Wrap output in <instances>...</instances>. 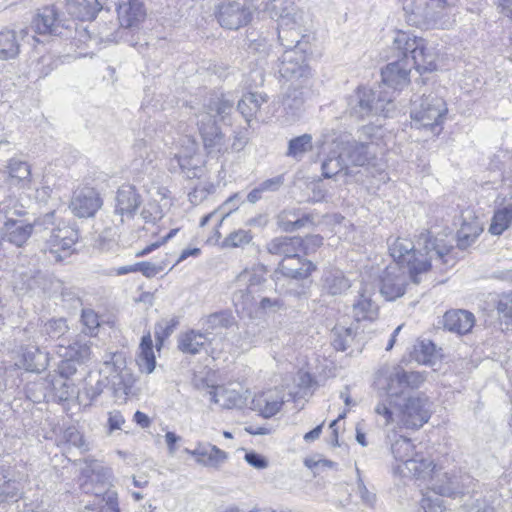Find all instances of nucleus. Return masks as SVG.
I'll list each match as a JSON object with an SVG mask.
<instances>
[{
	"label": "nucleus",
	"mask_w": 512,
	"mask_h": 512,
	"mask_svg": "<svg viewBox=\"0 0 512 512\" xmlns=\"http://www.w3.org/2000/svg\"><path fill=\"white\" fill-rule=\"evenodd\" d=\"M322 426H323L322 424L318 425L313 430L307 432L304 435V440L306 442H312V441L318 439L320 437V435H321V432H322Z\"/></svg>",
	"instance_id": "nucleus-61"
},
{
	"label": "nucleus",
	"mask_w": 512,
	"mask_h": 512,
	"mask_svg": "<svg viewBox=\"0 0 512 512\" xmlns=\"http://www.w3.org/2000/svg\"><path fill=\"white\" fill-rule=\"evenodd\" d=\"M48 364V353L41 351L38 347L29 346L22 350L19 366L25 370L39 373L45 370Z\"/></svg>",
	"instance_id": "nucleus-29"
},
{
	"label": "nucleus",
	"mask_w": 512,
	"mask_h": 512,
	"mask_svg": "<svg viewBox=\"0 0 512 512\" xmlns=\"http://www.w3.org/2000/svg\"><path fill=\"white\" fill-rule=\"evenodd\" d=\"M431 266L427 258H393L381 278L382 296L388 301L403 296L408 279L415 284L420 283L422 276L430 270Z\"/></svg>",
	"instance_id": "nucleus-2"
},
{
	"label": "nucleus",
	"mask_w": 512,
	"mask_h": 512,
	"mask_svg": "<svg viewBox=\"0 0 512 512\" xmlns=\"http://www.w3.org/2000/svg\"><path fill=\"white\" fill-rule=\"evenodd\" d=\"M443 324L450 332L464 335L471 331L475 324V316L467 310H450L444 314Z\"/></svg>",
	"instance_id": "nucleus-25"
},
{
	"label": "nucleus",
	"mask_w": 512,
	"mask_h": 512,
	"mask_svg": "<svg viewBox=\"0 0 512 512\" xmlns=\"http://www.w3.org/2000/svg\"><path fill=\"white\" fill-rule=\"evenodd\" d=\"M142 204V198L136 187L131 184L122 185L116 193L115 214L125 219H132Z\"/></svg>",
	"instance_id": "nucleus-17"
},
{
	"label": "nucleus",
	"mask_w": 512,
	"mask_h": 512,
	"mask_svg": "<svg viewBox=\"0 0 512 512\" xmlns=\"http://www.w3.org/2000/svg\"><path fill=\"white\" fill-rule=\"evenodd\" d=\"M9 179L17 186H30L32 182L31 166L19 159H10L6 166Z\"/></svg>",
	"instance_id": "nucleus-32"
},
{
	"label": "nucleus",
	"mask_w": 512,
	"mask_h": 512,
	"mask_svg": "<svg viewBox=\"0 0 512 512\" xmlns=\"http://www.w3.org/2000/svg\"><path fill=\"white\" fill-rule=\"evenodd\" d=\"M410 71L403 61L391 62L381 70L382 82L394 90H400L410 83Z\"/></svg>",
	"instance_id": "nucleus-24"
},
{
	"label": "nucleus",
	"mask_w": 512,
	"mask_h": 512,
	"mask_svg": "<svg viewBox=\"0 0 512 512\" xmlns=\"http://www.w3.org/2000/svg\"><path fill=\"white\" fill-rule=\"evenodd\" d=\"M115 12L122 29L138 28L147 18L144 0H117Z\"/></svg>",
	"instance_id": "nucleus-12"
},
{
	"label": "nucleus",
	"mask_w": 512,
	"mask_h": 512,
	"mask_svg": "<svg viewBox=\"0 0 512 512\" xmlns=\"http://www.w3.org/2000/svg\"><path fill=\"white\" fill-rule=\"evenodd\" d=\"M92 342L86 339H76L68 346L60 345L57 354L62 358L72 359L78 363H85L91 357Z\"/></svg>",
	"instance_id": "nucleus-30"
},
{
	"label": "nucleus",
	"mask_w": 512,
	"mask_h": 512,
	"mask_svg": "<svg viewBox=\"0 0 512 512\" xmlns=\"http://www.w3.org/2000/svg\"><path fill=\"white\" fill-rule=\"evenodd\" d=\"M315 268L308 258H282L279 264L280 272L293 279L307 278Z\"/></svg>",
	"instance_id": "nucleus-28"
},
{
	"label": "nucleus",
	"mask_w": 512,
	"mask_h": 512,
	"mask_svg": "<svg viewBox=\"0 0 512 512\" xmlns=\"http://www.w3.org/2000/svg\"><path fill=\"white\" fill-rule=\"evenodd\" d=\"M312 149V137L303 134L289 141L288 155L296 157Z\"/></svg>",
	"instance_id": "nucleus-42"
},
{
	"label": "nucleus",
	"mask_w": 512,
	"mask_h": 512,
	"mask_svg": "<svg viewBox=\"0 0 512 512\" xmlns=\"http://www.w3.org/2000/svg\"><path fill=\"white\" fill-rule=\"evenodd\" d=\"M472 485L474 480L470 475L456 469L446 471L436 467L427 489L440 496L456 497L469 493Z\"/></svg>",
	"instance_id": "nucleus-6"
},
{
	"label": "nucleus",
	"mask_w": 512,
	"mask_h": 512,
	"mask_svg": "<svg viewBox=\"0 0 512 512\" xmlns=\"http://www.w3.org/2000/svg\"><path fill=\"white\" fill-rule=\"evenodd\" d=\"M379 307L366 292L359 294L353 304V317L357 322L374 321L378 318Z\"/></svg>",
	"instance_id": "nucleus-31"
},
{
	"label": "nucleus",
	"mask_w": 512,
	"mask_h": 512,
	"mask_svg": "<svg viewBox=\"0 0 512 512\" xmlns=\"http://www.w3.org/2000/svg\"><path fill=\"white\" fill-rule=\"evenodd\" d=\"M210 344V338L203 331L188 330L178 336L177 346L178 349L189 355L199 354L201 351L206 350Z\"/></svg>",
	"instance_id": "nucleus-27"
},
{
	"label": "nucleus",
	"mask_w": 512,
	"mask_h": 512,
	"mask_svg": "<svg viewBox=\"0 0 512 512\" xmlns=\"http://www.w3.org/2000/svg\"><path fill=\"white\" fill-rule=\"evenodd\" d=\"M134 421L140 425L142 428H147L149 425H150V419L149 417L141 412V411H136L135 414H134Z\"/></svg>",
	"instance_id": "nucleus-59"
},
{
	"label": "nucleus",
	"mask_w": 512,
	"mask_h": 512,
	"mask_svg": "<svg viewBox=\"0 0 512 512\" xmlns=\"http://www.w3.org/2000/svg\"><path fill=\"white\" fill-rule=\"evenodd\" d=\"M425 381L422 373L416 371L406 372L402 368L397 367L387 377L385 390L387 396H402L406 388H418Z\"/></svg>",
	"instance_id": "nucleus-15"
},
{
	"label": "nucleus",
	"mask_w": 512,
	"mask_h": 512,
	"mask_svg": "<svg viewBox=\"0 0 512 512\" xmlns=\"http://www.w3.org/2000/svg\"><path fill=\"white\" fill-rule=\"evenodd\" d=\"M81 321L84 326V333L93 335L99 327L98 315L90 309H84L81 315Z\"/></svg>",
	"instance_id": "nucleus-47"
},
{
	"label": "nucleus",
	"mask_w": 512,
	"mask_h": 512,
	"mask_svg": "<svg viewBox=\"0 0 512 512\" xmlns=\"http://www.w3.org/2000/svg\"><path fill=\"white\" fill-rule=\"evenodd\" d=\"M202 330L207 336L213 334L218 328H228L234 324L231 313L222 311L210 314L200 320Z\"/></svg>",
	"instance_id": "nucleus-34"
},
{
	"label": "nucleus",
	"mask_w": 512,
	"mask_h": 512,
	"mask_svg": "<svg viewBox=\"0 0 512 512\" xmlns=\"http://www.w3.org/2000/svg\"><path fill=\"white\" fill-rule=\"evenodd\" d=\"M260 305L263 309L271 308V307H280L282 304L278 299H270V298H263L260 302Z\"/></svg>",
	"instance_id": "nucleus-63"
},
{
	"label": "nucleus",
	"mask_w": 512,
	"mask_h": 512,
	"mask_svg": "<svg viewBox=\"0 0 512 512\" xmlns=\"http://www.w3.org/2000/svg\"><path fill=\"white\" fill-rule=\"evenodd\" d=\"M63 439L74 447L82 448L84 446L83 436L75 427L67 428L63 433Z\"/></svg>",
	"instance_id": "nucleus-52"
},
{
	"label": "nucleus",
	"mask_w": 512,
	"mask_h": 512,
	"mask_svg": "<svg viewBox=\"0 0 512 512\" xmlns=\"http://www.w3.org/2000/svg\"><path fill=\"white\" fill-rule=\"evenodd\" d=\"M64 8L74 23L93 22L103 10L100 0H64Z\"/></svg>",
	"instance_id": "nucleus-16"
},
{
	"label": "nucleus",
	"mask_w": 512,
	"mask_h": 512,
	"mask_svg": "<svg viewBox=\"0 0 512 512\" xmlns=\"http://www.w3.org/2000/svg\"><path fill=\"white\" fill-rule=\"evenodd\" d=\"M77 240L78 234L74 229L69 227L58 229L48 240L49 251L58 256L61 254H72L75 252L74 246Z\"/></svg>",
	"instance_id": "nucleus-26"
},
{
	"label": "nucleus",
	"mask_w": 512,
	"mask_h": 512,
	"mask_svg": "<svg viewBox=\"0 0 512 512\" xmlns=\"http://www.w3.org/2000/svg\"><path fill=\"white\" fill-rule=\"evenodd\" d=\"M179 321L177 318H171L168 320H160L155 324L154 334L156 338L157 348L163 345L165 339H167L174 331Z\"/></svg>",
	"instance_id": "nucleus-40"
},
{
	"label": "nucleus",
	"mask_w": 512,
	"mask_h": 512,
	"mask_svg": "<svg viewBox=\"0 0 512 512\" xmlns=\"http://www.w3.org/2000/svg\"><path fill=\"white\" fill-rule=\"evenodd\" d=\"M197 389H205L211 403L224 409L238 408L243 405V399L240 393L234 389H228L224 386H210L204 380L196 382Z\"/></svg>",
	"instance_id": "nucleus-18"
},
{
	"label": "nucleus",
	"mask_w": 512,
	"mask_h": 512,
	"mask_svg": "<svg viewBox=\"0 0 512 512\" xmlns=\"http://www.w3.org/2000/svg\"><path fill=\"white\" fill-rule=\"evenodd\" d=\"M283 391L274 388L256 394L251 402L252 409L258 411L265 418L277 414L283 405Z\"/></svg>",
	"instance_id": "nucleus-22"
},
{
	"label": "nucleus",
	"mask_w": 512,
	"mask_h": 512,
	"mask_svg": "<svg viewBox=\"0 0 512 512\" xmlns=\"http://www.w3.org/2000/svg\"><path fill=\"white\" fill-rule=\"evenodd\" d=\"M456 226V245L462 250L471 247L484 231L479 216L472 208H466L461 211Z\"/></svg>",
	"instance_id": "nucleus-11"
},
{
	"label": "nucleus",
	"mask_w": 512,
	"mask_h": 512,
	"mask_svg": "<svg viewBox=\"0 0 512 512\" xmlns=\"http://www.w3.org/2000/svg\"><path fill=\"white\" fill-rule=\"evenodd\" d=\"M434 351L435 346L431 341H420L414 348V358L419 363L428 364Z\"/></svg>",
	"instance_id": "nucleus-45"
},
{
	"label": "nucleus",
	"mask_w": 512,
	"mask_h": 512,
	"mask_svg": "<svg viewBox=\"0 0 512 512\" xmlns=\"http://www.w3.org/2000/svg\"><path fill=\"white\" fill-rule=\"evenodd\" d=\"M68 331V325L64 318L51 319L47 321L43 328L42 334L50 339H59Z\"/></svg>",
	"instance_id": "nucleus-41"
},
{
	"label": "nucleus",
	"mask_w": 512,
	"mask_h": 512,
	"mask_svg": "<svg viewBox=\"0 0 512 512\" xmlns=\"http://www.w3.org/2000/svg\"><path fill=\"white\" fill-rule=\"evenodd\" d=\"M290 0H268L267 5L271 9H280L282 11L287 10Z\"/></svg>",
	"instance_id": "nucleus-60"
},
{
	"label": "nucleus",
	"mask_w": 512,
	"mask_h": 512,
	"mask_svg": "<svg viewBox=\"0 0 512 512\" xmlns=\"http://www.w3.org/2000/svg\"><path fill=\"white\" fill-rule=\"evenodd\" d=\"M496 308L504 318L512 319V293L499 296Z\"/></svg>",
	"instance_id": "nucleus-50"
},
{
	"label": "nucleus",
	"mask_w": 512,
	"mask_h": 512,
	"mask_svg": "<svg viewBox=\"0 0 512 512\" xmlns=\"http://www.w3.org/2000/svg\"><path fill=\"white\" fill-rule=\"evenodd\" d=\"M46 392L44 397L50 395L55 401H69L78 395V390L72 379H66L59 374L49 373L44 379Z\"/></svg>",
	"instance_id": "nucleus-20"
},
{
	"label": "nucleus",
	"mask_w": 512,
	"mask_h": 512,
	"mask_svg": "<svg viewBox=\"0 0 512 512\" xmlns=\"http://www.w3.org/2000/svg\"><path fill=\"white\" fill-rule=\"evenodd\" d=\"M261 329L256 326H249L242 335L241 346L244 349H249L252 346L257 345L260 342Z\"/></svg>",
	"instance_id": "nucleus-49"
},
{
	"label": "nucleus",
	"mask_w": 512,
	"mask_h": 512,
	"mask_svg": "<svg viewBox=\"0 0 512 512\" xmlns=\"http://www.w3.org/2000/svg\"><path fill=\"white\" fill-rule=\"evenodd\" d=\"M391 453L398 464L395 466H405L416 454L415 446L410 439L400 436L391 444Z\"/></svg>",
	"instance_id": "nucleus-36"
},
{
	"label": "nucleus",
	"mask_w": 512,
	"mask_h": 512,
	"mask_svg": "<svg viewBox=\"0 0 512 512\" xmlns=\"http://www.w3.org/2000/svg\"><path fill=\"white\" fill-rule=\"evenodd\" d=\"M101 500L104 504L100 506V512H121L118 502V493L115 490H106Z\"/></svg>",
	"instance_id": "nucleus-46"
},
{
	"label": "nucleus",
	"mask_w": 512,
	"mask_h": 512,
	"mask_svg": "<svg viewBox=\"0 0 512 512\" xmlns=\"http://www.w3.org/2000/svg\"><path fill=\"white\" fill-rule=\"evenodd\" d=\"M393 46L403 58L412 59L415 70L420 74L432 73L438 69L439 55L429 50L426 40L422 37L398 31Z\"/></svg>",
	"instance_id": "nucleus-4"
},
{
	"label": "nucleus",
	"mask_w": 512,
	"mask_h": 512,
	"mask_svg": "<svg viewBox=\"0 0 512 512\" xmlns=\"http://www.w3.org/2000/svg\"><path fill=\"white\" fill-rule=\"evenodd\" d=\"M179 231L178 228L170 230V232L160 240H157L149 245H147L145 248H143L137 256H145L151 252H153L155 249L159 248L160 246L164 245L169 239H171L173 236L176 235V233Z\"/></svg>",
	"instance_id": "nucleus-54"
},
{
	"label": "nucleus",
	"mask_w": 512,
	"mask_h": 512,
	"mask_svg": "<svg viewBox=\"0 0 512 512\" xmlns=\"http://www.w3.org/2000/svg\"><path fill=\"white\" fill-rule=\"evenodd\" d=\"M219 24L229 30H237L251 20L250 10L237 2L221 3L215 13Z\"/></svg>",
	"instance_id": "nucleus-13"
},
{
	"label": "nucleus",
	"mask_w": 512,
	"mask_h": 512,
	"mask_svg": "<svg viewBox=\"0 0 512 512\" xmlns=\"http://www.w3.org/2000/svg\"><path fill=\"white\" fill-rule=\"evenodd\" d=\"M103 204V198L97 187L84 183L73 189L68 208L75 217L89 219L96 216Z\"/></svg>",
	"instance_id": "nucleus-7"
},
{
	"label": "nucleus",
	"mask_w": 512,
	"mask_h": 512,
	"mask_svg": "<svg viewBox=\"0 0 512 512\" xmlns=\"http://www.w3.org/2000/svg\"><path fill=\"white\" fill-rule=\"evenodd\" d=\"M67 19L61 17L54 5H46L38 9L32 20L35 33L43 36H60L70 28Z\"/></svg>",
	"instance_id": "nucleus-10"
},
{
	"label": "nucleus",
	"mask_w": 512,
	"mask_h": 512,
	"mask_svg": "<svg viewBox=\"0 0 512 512\" xmlns=\"http://www.w3.org/2000/svg\"><path fill=\"white\" fill-rule=\"evenodd\" d=\"M77 368L75 366V361L68 358H63V360L58 365L57 370H54L53 374H59L66 379H71V377L76 373Z\"/></svg>",
	"instance_id": "nucleus-51"
},
{
	"label": "nucleus",
	"mask_w": 512,
	"mask_h": 512,
	"mask_svg": "<svg viewBox=\"0 0 512 512\" xmlns=\"http://www.w3.org/2000/svg\"><path fill=\"white\" fill-rule=\"evenodd\" d=\"M139 359L138 364L141 371L150 374L154 371L156 360L153 351V343L150 332H147L142 336L140 345H139Z\"/></svg>",
	"instance_id": "nucleus-33"
},
{
	"label": "nucleus",
	"mask_w": 512,
	"mask_h": 512,
	"mask_svg": "<svg viewBox=\"0 0 512 512\" xmlns=\"http://www.w3.org/2000/svg\"><path fill=\"white\" fill-rule=\"evenodd\" d=\"M500 5L503 12H505L506 15L512 19V0H501Z\"/></svg>",
	"instance_id": "nucleus-64"
},
{
	"label": "nucleus",
	"mask_w": 512,
	"mask_h": 512,
	"mask_svg": "<svg viewBox=\"0 0 512 512\" xmlns=\"http://www.w3.org/2000/svg\"><path fill=\"white\" fill-rule=\"evenodd\" d=\"M185 452L192 456L195 461L205 467L219 468L227 459L228 454L210 443H198L193 450L188 448Z\"/></svg>",
	"instance_id": "nucleus-21"
},
{
	"label": "nucleus",
	"mask_w": 512,
	"mask_h": 512,
	"mask_svg": "<svg viewBox=\"0 0 512 512\" xmlns=\"http://www.w3.org/2000/svg\"><path fill=\"white\" fill-rule=\"evenodd\" d=\"M340 398L344 401L347 407L355 405V402L352 400L349 388L347 386L340 392Z\"/></svg>",
	"instance_id": "nucleus-62"
},
{
	"label": "nucleus",
	"mask_w": 512,
	"mask_h": 512,
	"mask_svg": "<svg viewBox=\"0 0 512 512\" xmlns=\"http://www.w3.org/2000/svg\"><path fill=\"white\" fill-rule=\"evenodd\" d=\"M122 359L120 354H114L111 357V360H106L104 362V369H102L98 378L93 383V376H89L87 386L85 388V393L90 401L96 400L104 391V389L110 383L109 375L113 372H117L118 369L121 368Z\"/></svg>",
	"instance_id": "nucleus-19"
},
{
	"label": "nucleus",
	"mask_w": 512,
	"mask_h": 512,
	"mask_svg": "<svg viewBox=\"0 0 512 512\" xmlns=\"http://www.w3.org/2000/svg\"><path fill=\"white\" fill-rule=\"evenodd\" d=\"M420 506L424 512H443L445 510L444 501L440 495H432L430 490L422 494Z\"/></svg>",
	"instance_id": "nucleus-43"
},
{
	"label": "nucleus",
	"mask_w": 512,
	"mask_h": 512,
	"mask_svg": "<svg viewBox=\"0 0 512 512\" xmlns=\"http://www.w3.org/2000/svg\"><path fill=\"white\" fill-rule=\"evenodd\" d=\"M244 458L250 466L256 469H265L268 466L266 458L256 452H247Z\"/></svg>",
	"instance_id": "nucleus-55"
},
{
	"label": "nucleus",
	"mask_w": 512,
	"mask_h": 512,
	"mask_svg": "<svg viewBox=\"0 0 512 512\" xmlns=\"http://www.w3.org/2000/svg\"><path fill=\"white\" fill-rule=\"evenodd\" d=\"M511 223L512 204L498 208L494 211L488 230L492 235H501L509 228Z\"/></svg>",
	"instance_id": "nucleus-38"
},
{
	"label": "nucleus",
	"mask_w": 512,
	"mask_h": 512,
	"mask_svg": "<svg viewBox=\"0 0 512 512\" xmlns=\"http://www.w3.org/2000/svg\"><path fill=\"white\" fill-rule=\"evenodd\" d=\"M447 113L445 101L438 96H424L412 111L411 118L422 127L433 129L440 126Z\"/></svg>",
	"instance_id": "nucleus-8"
},
{
	"label": "nucleus",
	"mask_w": 512,
	"mask_h": 512,
	"mask_svg": "<svg viewBox=\"0 0 512 512\" xmlns=\"http://www.w3.org/2000/svg\"><path fill=\"white\" fill-rule=\"evenodd\" d=\"M332 345L338 351H345L353 343L356 335L357 328L353 325L344 326L337 324L331 331Z\"/></svg>",
	"instance_id": "nucleus-35"
},
{
	"label": "nucleus",
	"mask_w": 512,
	"mask_h": 512,
	"mask_svg": "<svg viewBox=\"0 0 512 512\" xmlns=\"http://www.w3.org/2000/svg\"><path fill=\"white\" fill-rule=\"evenodd\" d=\"M322 240L320 236H307L304 239L300 237H279L272 241L269 251L274 254L284 253L285 256H297L294 251L295 247H304V252L307 253L310 244L321 246Z\"/></svg>",
	"instance_id": "nucleus-23"
},
{
	"label": "nucleus",
	"mask_w": 512,
	"mask_h": 512,
	"mask_svg": "<svg viewBox=\"0 0 512 512\" xmlns=\"http://www.w3.org/2000/svg\"><path fill=\"white\" fill-rule=\"evenodd\" d=\"M29 480V471L25 463L11 466L0 460V496L15 498Z\"/></svg>",
	"instance_id": "nucleus-9"
},
{
	"label": "nucleus",
	"mask_w": 512,
	"mask_h": 512,
	"mask_svg": "<svg viewBox=\"0 0 512 512\" xmlns=\"http://www.w3.org/2000/svg\"><path fill=\"white\" fill-rule=\"evenodd\" d=\"M124 423H125V419L119 411L109 412L108 427H109L110 433L114 430L121 429V427Z\"/></svg>",
	"instance_id": "nucleus-56"
},
{
	"label": "nucleus",
	"mask_w": 512,
	"mask_h": 512,
	"mask_svg": "<svg viewBox=\"0 0 512 512\" xmlns=\"http://www.w3.org/2000/svg\"><path fill=\"white\" fill-rule=\"evenodd\" d=\"M215 214L216 211H213L201 219L198 236L203 240L202 246H220L221 248L235 249L244 248L252 242L254 237L253 233L250 230L244 229L234 230L222 240L220 228L229 213L222 216L211 228H209L208 223L214 218Z\"/></svg>",
	"instance_id": "nucleus-5"
},
{
	"label": "nucleus",
	"mask_w": 512,
	"mask_h": 512,
	"mask_svg": "<svg viewBox=\"0 0 512 512\" xmlns=\"http://www.w3.org/2000/svg\"><path fill=\"white\" fill-rule=\"evenodd\" d=\"M292 65V62H283V67L281 69L283 76L289 77V78H302L307 77L309 74V67L308 65H300L298 63H295L293 67H290Z\"/></svg>",
	"instance_id": "nucleus-48"
},
{
	"label": "nucleus",
	"mask_w": 512,
	"mask_h": 512,
	"mask_svg": "<svg viewBox=\"0 0 512 512\" xmlns=\"http://www.w3.org/2000/svg\"><path fill=\"white\" fill-rule=\"evenodd\" d=\"M180 440L174 432H167L165 434V441L169 450V453L173 455L176 452V443Z\"/></svg>",
	"instance_id": "nucleus-57"
},
{
	"label": "nucleus",
	"mask_w": 512,
	"mask_h": 512,
	"mask_svg": "<svg viewBox=\"0 0 512 512\" xmlns=\"http://www.w3.org/2000/svg\"><path fill=\"white\" fill-rule=\"evenodd\" d=\"M351 284L341 270H331L324 276V288L331 295H341L350 288Z\"/></svg>",
	"instance_id": "nucleus-37"
},
{
	"label": "nucleus",
	"mask_w": 512,
	"mask_h": 512,
	"mask_svg": "<svg viewBox=\"0 0 512 512\" xmlns=\"http://www.w3.org/2000/svg\"><path fill=\"white\" fill-rule=\"evenodd\" d=\"M27 208L18 200L10 199L0 206L3 231L6 240L17 246H25L34 233L38 221L28 219Z\"/></svg>",
	"instance_id": "nucleus-3"
},
{
	"label": "nucleus",
	"mask_w": 512,
	"mask_h": 512,
	"mask_svg": "<svg viewBox=\"0 0 512 512\" xmlns=\"http://www.w3.org/2000/svg\"><path fill=\"white\" fill-rule=\"evenodd\" d=\"M376 414L384 418L385 425L419 429L431 417L432 403L425 395L389 397L375 407Z\"/></svg>",
	"instance_id": "nucleus-1"
},
{
	"label": "nucleus",
	"mask_w": 512,
	"mask_h": 512,
	"mask_svg": "<svg viewBox=\"0 0 512 512\" xmlns=\"http://www.w3.org/2000/svg\"><path fill=\"white\" fill-rule=\"evenodd\" d=\"M19 53V45L17 43L16 34L13 31L0 32V58L10 59Z\"/></svg>",
	"instance_id": "nucleus-39"
},
{
	"label": "nucleus",
	"mask_w": 512,
	"mask_h": 512,
	"mask_svg": "<svg viewBox=\"0 0 512 512\" xmlns=\"http://www.w3.org/2000/svg\"><path fill=\"white\" fill-rule=\"evenodd\" d=\"M460 512H495L485 498L477 497L468 499L460 508Z\"/></svg>",
	"instance_id": "nucleus-44"
},
{
	"label": "nucleus",
	"mask_w": 512,
	"mask_h": 512,
	"mask_svg": "<svg viewBox=\"0 0 512 512\" xmlns=\"http://www.w3.org/2000/svg\"><path fill=\"white\" fill-rule=\"evenodd\" d=\"M165 268L166 264L156 265L150 261H143L137 263V271L142 272V274L147 277L156 276L157 274L161 273Z\"/></svg>",
	"instance_id": "nucleus-53"
},
{
	"label": "nucleus",
	"mask_w": 512,
	"mask_h": 512,
	"mask_svg": "<svg viewBox=\"0 0 512 512\" xmlns=\"http://www.w3.org/2000/svg\"><path fill=\"white\" fill-rule=\"evenodd\" d=\"M358 493L361 499L368 505H372L375 500V495L370 493L368 489L361 483L358 485Z\"/></svg>",
	"instance_id": "nucleus-58"
},
{
	"label": "nucleus",
	"mask_w": 512,
	"mask_h": 512,
	"mask_svg": "<svg viewBox=\"0 0 512 512\" xmlns=\"http://www.w3.org/2000/svg\"><path fill=\"white\" fill-rule=\"evenodd\" d=\"M436 467L433 460L417 453L405 466H393L392 471L394 475L414 478L428 486Z\"/></svg>",
	"instance_id": "nucleus-14"
}]
</instances>
